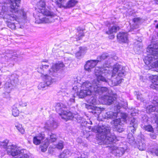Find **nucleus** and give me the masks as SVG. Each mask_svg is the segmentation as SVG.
<instances>
[{"label":"nucleus","mask_w":158,"mask_h":158,"mask_svg":"<svg viewBox=\"0 0 158 158\" xmlns=\"http://www.w3.org/2000/svg\"><path fill=\"white\" fill-rule=\"evenodd\" d=\"M110 62L107 64L104 63L103 64V67L95 68L94 73L96 78L99 81L107 83L111 86L117 85L122 82L123 80L121 78L125 75V71L124 68L119 64L116 65L113 69L111 78L109 80L104 76H106L110 72L107 69L110 66Z\"/></svg>","instance_id":"obj_1"},{"label":"nucleus","mask_w":158,"mask_h":158,"mask_svg":"<svg viewBox=\"0 0 158 158\" xmlns=\"http://www.w3.org/2000/svg\"><path fill=\"white\" fill-rule=\"evenodd\" d=\"M37 12L34 14L35 18V23L40 24L42 23H49L52 22L51 18L54 16L55 14L52 12L45 9V2L41 0L37 2Z\"/></svg>","instance_id":"obj_2"},{"label":"nucleus","mask_w":158,"mask_h":158,"mask_svg":"<svg viewBox=\"0 0 158 158\" xmlns=\"http://www.w3.org/2000/svg\"><path fill=\"white\" fill-rule=\"evenodd\" d=\"M8 8L5 6H2L0 16L5 20L7 22V26L9 28L14 29L15 28V23H11L10 21H17L18 19L17 17L25 19L26 14L22 9L19 10L17 9L16 11L15 10H12V12H11L10 11V10H8Z\"/></svg>","instance_id":"obj_3"},{"label":"nucleus","mask_w":158,"mask_h":158,"mask_svg":"<svg viewBox=\"0 0 158 158\" xmlns=\"http://www.w3.org/2000/svg\"><path fill=\"white\" fill-rule=\"evenodd\" d=\"M97 130L98 133L97 135L98 139L105 143L110 144L114 142L116 138L114 134L110 133L111 128L108 125H99Z\"/></svg>","instance_id":"obj_4"},{"label":"nucleus","mask_w":158,"mask_h":158,"mask_svg":"<svg viewBox=\"0 0 158 158\" xmlns=\"http://www.w3.org/2000/svg\"><path fill=\"white\" fill-rule=\"evenodd\" d=\"M148 56H145L144 60L146 64H149L152 62L157 60L152 64V67L158 68V44L149 45L147 48Z\"/></svg>","instance_id":"obj_5"},{"label":"nucleus","mask_w":158,"mask_h":158,"mask_svg":"<svg viewBox=\"0 0 158 158\" xmlns=\"http://www.w3.org/2000/svg\"><path fill=\"white\" fill-rule=\"evenodd\" d=\"M66 108L65 105L61 103H57L56 105V111L59 113L61 118L66 121L72 119L74 118H76L71 112L65 110Z\"/></svg>","instance_id":"obj_6"},{"label":"nucleus","mask_w":158,"mask_h":158,"mask_svg":"<svg viewBox=\"0 0 158 158\" xmlns=\"http://www.w3.org/2000/svg\"><path fill=\"white\" fill-rule=\"evenodd\" d=\"M7 153L9 155H11L12 156H21L22 153H23V150L21 149L20 148L15 145H8L6 149Z\"/></svg>","instance_id":"obj_7"},{"label":"nucleus","mask_w":158,"mask_h":158,"mask_svg":"<svg viewBox=\"0 0 158 158\" xmlns=\"http://www.w3.org/2000/svg\"><path fill=\"white\" fill-rule=\"evenodd\" d=\"M65 2V0H57L56 2V4L59 7H63L66 8L73 7L77 3L75 0H69L67 3Z\"/></svg>","instance_id":"obj_8"},{"label":"nucleus","mask_w":158,"mask_h":158,"mask_svg":"<svg viewBox=\"0 0 158 158\" xmlns=\"http://www.w3.org/2000/svg\"><path fill=\"white\" fill-rule=\"evenodd\" d=\"M100 81H98L97 79L96 81H94V83H95V86H93L94 92L99 94H101L106 92H107L108 93H111V91L108 90L106 87H100L98 86L99 83Z\"/></svg>","instance_id":"obj_9"},{"label":"nucleus","mask_w":158,"mask_h":158,"mask_svg":"<svg viewBox=\"0 0 158 158\" xmlns=\"http://www.w3.org/2000/svg\"><path fill=\"white\" fill-rule=\"evenodd\" d=\"M64 65L63 63L56 64L52 66V68L49 70V73L53 76H56L57 75V72L61 71L64 67Z\"/></svg>","instance_id":"obj_10"},{"label":"nucleus","mask_w":158,"mask_h":158,"mask_svg":"<svg viewBox=\"0 0 158 158\" xmlns=\"http://www.w3.org/2000/svg\"><path fill=\"white\" fill-rule=\"evenodd\" d=\"M57 126V123L52 118H51L46 123L44 128L45 129L50 130L56 128Z\"/></svg>","instance_id":"obj_11"},{"label":"nucleus","mask_w":158,"mask_h":158,"mask_svg":"<svg viewBox=\"0 0 158 158\" xmlns=\"http://www.w3.org/2000/svg\"><path fill=\"white\" fill-rule=\"evenodd\" d=\"M18 56L15 52H10L9 53H7L5 56V59L8 62H9L10 64L14 65V62L15 61L16 58Z\"/></svg>","instance_id":"obj_12"},{"label":"nucleus","mask_w":158,"mask_h":158,"mask_svg":"<svg viewBox=\"0 0 158 158\" xmlns=\"http://www.w3.org/2000/svg\"><path fill=\"white\" fill-rule=\"evenodd\" d=\"M98 63V61L96 60H88L85 65V69L89 72H91V69L94 67Z\"/></svg>","instance_id":"obj_13"},{"label":"nucleus","mask_w":158,"mask_h":158,"mask_svg":"<svg viewBox=\"0 0 158 158\" xmlns=\"http://www.w3.org/2000/svg\"><path fill=\"white\" fill-rule=\"evenodd\" d=\"M86 107L89 110H90L89 111L92 112L94 114H96L98 115L101 112V110L100 108L91 105H86Z\"/></svg>","instance_id":"obj_14"},{"label":"nucleus","mask_w":158,"mask_h":158,"mask_svg":"<svg viewBox=\"0 0 158 158\" xmlns=\"http://www.w3.org/2000/svg\"><path fill=\"white\" fill-rule=\"evenodd\" d=\"M114 57L112 55L109 54L107 53H104L102 55H99L98 56L97 59L96 60L98 61V63L99 62L101 61L106 59H110V58L112 59H115V57Z\"/></svg>","instance_id":"obj_15"},{"label":"nucleus","mask_w":158,"mask_h":158,"mask_svg":"<svg viewBox=\"0 0 158 158\" xmlns=\"http://www.w3.org/2000/svg\"><path fill=\"white\" fill-rule=\"evenodd\" d=\"M109 94H106V95H104L102 98L104 100L105 102L107 104L110 105L112 104L113 101L116 98L113 97V95L111 94H110L108 93Z\"/></svg>","instance_id":"obj_16"},{"label":"nucleus","mask_w":158,"mask_h":158,"mask_svg":"<svg viewBox=\"0 0 158 158\" xmlns=\"http://www.w3.org/2000/svg\"><path fill=\"white\" fill-rule=\"evenodd\" d=\"M118 41L121 42L126 43L128 39V34L127 32H120L117 35Z\"/></svg>","instance_id":"obj_17"},{"label":"nucleus","mask_w":158,"mask_h":158,"mask_svg":"<svg viewBox=\"0 0 158 158\" xmlns=\"http://www.w3.org/2000/svg\"><path fill=\"white\" fill-rule=\"evenodd\" d=\"M92 93L91 90H86L82 89L80 92L76 94V95L78 96L79 98H83L85 96L89 95Z\"/></svg>","instance_id":"obj_18"},{"label":"nucleus","mask_w":158,"mask_h":158,"mask_svg":"<svg viewBox=\"0 0 158 158\" xmlns=\"http://www.w3.org/2000/svg\"><path fill=\"white\" fill-rule=\"evenodd\" d=\"M94 81L93 82L94 85H92V84L88 81H86L83 83L81 88L85 90H91L92 93L94 92L93 86H95V83H94Z\"/></svg>","instance_id":"obj_19"},{"label":"nucleus","mask_w":158,"mask_h":158,"mask_svg":"<svg viewBox=\"0 0 158 158\" xmlns=\"http://www.w3.org/2000/svg\"><path fill=\"white\" fill-rule=\"evenodd\" d=\"M43 77L44 81L48 86L52 84L53 82L56 81V79L52 78L50 76L47 74L43 75L42 76Z\"/></svg>","instance_id":"obj_20"},{"label":"nucleus","mask_w":158,"mask_h":158,"mask_svg":"<svg viewBox=\"0 0 158 158\" xmlns=\"http://www.w3.org/2000/svg\"><path fill=\"white\" fill-rule=\"evenodd\" d=\"M117 113L110 111L103 114L102 117L105 118L112 119L115 118L117 116Z\"/></svg>","instance_id":"obj_21"},{"label":"nucleus","mask_w":158,"mask_h":158,"mask_svg":"<svg viewBox=\"0 0 158 158\" xmlns=\"http://www.w3.org/2000/svg\"><path fill=\"white\" fill-rule=\"evenodd\" d=\"M152 85H151V87L158 90V76H154L152 80Z\"/></svg>","instance_id":"obj_22"},{"label":"nucleus","mask_w":158,"mask_h":158,"mask_svg":"<svg viewBox=\"0 0 158 158\" xmlns=\"http://www.w3.org/2000/svg\"><path fill=\"white\" fill-rule=\"evenodd\" d=\"M44 135L40 134L39 135L35 136L33 138V142L36 145H39L44 138Z\"/></svg>","instance_id":"obj_23"},{"label":"nucleus","mask_w":158,"mask_h":158,"mask_svg":"<svg viewBox=\"0 0 158 158\" xmlns=\"http://www.w3.org/2000/svg\"><path fill=\"white\" fill-rule=\"evenodd\" d=\"M48 139H46L44 141H42L40 146V148L42 152H45L47 150L49 145Z\"/></svg>","instance_id":"obj_24"},{"label":"nucleus","mask_w":158,"mask_h":158,"mask_svg":"<svg viewBox=\"0 0 158 158\" xmlns=\"http://www.w3.org/2000/svg\"><path fill=\"white\" fill-rule=\"evenodd\" d=\"M137 123L136 120L134 118L131 119L130 122V127L131 128H133V129H131V131L132 132H134L137 127Z\"/></svg>","instance_id":"obj_25"},{"label":"nucleus","mask_w":158,"mask_h":158,"mask_svg":"<svg viewBox=\"0 0 158 158\" xmlns=\"http://www.w3.org/2000/svg\"><path fill=\"white\" fill-rule=\"evenodd\" d=\"M119 27L117 26H114L109 28L108 31H106V33L107 34H111L115 33L119 30Z\"/></svg>","instance_id":"obj_26"},{"label":"nucleus","mask_w":158,"mask_h":158,"mask_svg":"<svg viewBox=\"0 0 158 158\" xmlns=\"http://www.w3.org/2000/svg\"><path fill=\"white\" fill-rule=\"evenodd\" d=\"M113 124L116 128L120 127L123 124L120 118H118L113 121Z\"/></svg>","instance_id":"obj_27"},{"label":"nucleus","mask_w":158,"mask_h":158,"mask_svg":"<svg viewBox=\"0 0 158 158\" xmlns=\"http://www.w3.org/2000/svg\"><path fill=\"white\" fill-rule=\"evenodd\" d=\"M139 150L140 151L144 150L146 149V144L144 140H141L139 142L137 146Z\"/></svg>","instance_id":"obj_28"},{"label":"nucleus","mask_w":158,"mask_h":158,"mask_svg":"<svg viewBox=\"0 0 158 158\" xmlns=\"http://www.w3.org/2000/svg\"><path fill=\"white\" fill-rule=\"evenodd\" d=\"M49 67L48 65H44L42 64V65H40L39 68H38V72L41 73L42 75H44V69H47Z\"/></svg>","instance_id":"obj_29"},{"label":"nucleus","mask_w":158,"mask_h":158,"mask_svg":"<svg viewBox=\"0 0 158 158\" xmlns=\"http://www.w3.org/2000/svg\"><path fill=\"white\" fill-rule=\"evenodd\" d=\"M12 86V84L9 82H6L5 84L4 87L5 90L7 93L10 92Z\"/></svg>","instance_id":"obj_30"},{"label":"nucleus","mask_w":158,"mask_h":158,"mask_svg":"<svg viewBox=\"0 0 158 158\" xmlns=\"http://www.w3.org/2000/svg\"><path fill=\"white\" fill-rule=\"evenodd\" d=\"M125 152V149L123 148H118L117 150L115 153L116 156H122Z\"/></svg>","instance_id":"obj_31"},{"label":"nucleus","mask_w":158,"mask_h":158,"mask_svg":"<svg viewBox=\"0 0 158 158\" xmlns=\"http://www.w3.org/2000/svg\"><path fill=\"white\" fill-rule=\"evenodd\" d=\"M135 40H136L137 42H139V44L138 45L136 46L134 48V50H137L138 51L141 50L142 46L141 45V42L142 41L141 38L139 37H138L137 38H135Z\"/></svg>","instance_id":"obj_32"},{"label":"nucleus","mask_w":158,"mask_h":158,"mask_svg":"<svg viewBox=\"0 0 158 158\" xmlns=\"http://www.w3.org/2000/svg\"><path fill=\"white\" fill-rule=\"evenodd\" d=\"M15 127H16L17 129L22 134H23L24 133L25 130L22 127L21 124L18 123H16L15 124Z\"/></svg>","instance_id":"obj_33"},{"label":"nucleus","mask_w":158,"mask_h":158,"mask_svg":"<svg viewBox=\"0 0 158 158\" xmlns=\"http://www.w3.org/2000/svg\"><path fill=\"white\" fill-rule=\"evenodd\" d=\"M48 139V142L49 143H52L55 142L57 139V137L55 134L51 133V134L50 135V137L49 139Z\"/></svg>","instance_id":"obj_34"},{"label":"nucleus","mask_w":158,"mask_h":158,"mask_svg":"<svg viewBox=\"0 0 158 158\" xmlns=\"http://www.w3.org/2000/svg\"><path fill=\"white\" fill-rule=\"evenodd\" d=\"M48 85L44 81L40 83L38 86V89L40 90H43L46 89Z\"/></svg>","instance_id":"obj_35"},{"label":"nucleus","mask_w":158,"mask_h":158,"mask_svg":"<svg viewBox=\"0 0 158 158\" xmlns=\"http://www.w3.org/2000/svg\"><path fill=\"white\" fill-rule=\"evenodd\" d=\"M10 79L12 83L16 84L18 81V76L15 74L12 75L10 78Z\"/></svg>","instance_id":"obj_36"},{"label":"nucleus","mask_w":158,"mask_h":158,"mask_svg":"<svg viewBox=\"0 0 158 158\" xmlns=\"http://www.w3.org/2000/svg\"><path fill=\"white\" fill-rule=\"evenodd\" d=\"M84 36L83 31L80 30L78 31L76 34V39L77 40H80Z\"/></svg>","instance_id":"obj_37"},{"label":"nucleus","mask_w":158,"mask_h":158,"mask_svg":"<svg viewBox=\"0 0 158 158\" xmlns=\"http://www.w3.org/2000/svg\"><path fill=\"white\" fill-rule=\"evenodd\" d=\"M87 102L90 104L95 105L97 103L96 100L94 97H92L87 100Z\"/></svg>","instance_id":"obj_38"},{"label":"nucleus","mask_w":158,"mask_h":158,"mask_svg":"<svg viewBox=\"0 0 158 158\" xmlns=\"http://www.w3.org/2000/svg\"><path fill=\"white\" fill-rule=\"evenodd\" d=\"M143 128L146 131L150 132L153 131V129L151 125H145L143 127Z\"/></svg>","instance_id":"obj_39"},{"label":"nucleus","mask_w":158,"mask_h":158,"mask_svg":"<svg viewBox=\"0 0 158 158\" xmlns=\"http://www.w3.org/2000/svg\"><path fill=\"white\" fill-rule=\"evenodd\" d=\"M9 143V141L7 140H6L3 141L2 142H1V147H2L5 149L6 151V149L8 147V143Z\"/></svg>","instance_id":"obj_40"},{"label":"nucleus","mask_w":158,"mask_h":158,"mask_svg":"<svg viewBox=\"0 0 158 158\" xmlns=\"http://www.w3.org/2000/svg\"><path fill=\"white\" fill-rule=\"evenodd\" d=\"M12 115L15 117L17 116L19 114V111L16 107H13L12 110Z\"/></svg>","instance_id":"obj_41"},{"label":"nucleus","mask_w":158,"mask_h":158,"mask_svg":"<svg viewBox=\"0 0 158 158\" xmlns=\"http://www.w3.org/2000/svg\"><path fill=\"white\" fill-rule=\"evenodd\" d=\"M69 151L67 150H64L59 155V157L60 158H64L66 157L67 154H68Z\"/></svg>","instance_id":"obj_42"},{"label":"nucleus","mask_w":158,"mask_h":158,"mask_svg":"<svg viewBox=\"0 0 158 158\" xmlns=\"http://www.w3.org/2000/svg\"><path fill=\"white\" fill-rule=\"evenodd\" d=\"M133 21L134 23L139 24V25L142 21V19L139 17L135 18L133 19Z\"/></svg>","instance_id":"obj_43"},{"label":"nucleus","mask_w":158,"mask_h":158,"mask_svg":"<svg viewBox=\"0 0 158 158\" xmlns=\"http://www.w3.org/2000/svg\"><path fill=\"white\" fill-rule=\"evenodd\" d=\"M64 142L60 141L59 142L58 144L56 145V148L59 149H62L64 147Z\"/></svg>","instance_id":"obj_44"},{"label":"nucleus","mask_w":158,"mask_h":158,"mask_svg":"<svg viewBox=\"0 0 158 158\" xmlns=\"http://www.w3.org/2000/svg\"><path fill=\"white\" fill-rule=\"evenodd\" d=\"M79 49L80 50L77 53V55H78L80 54V56H81L82 53H84V52L87 50V48L86 47H80L79 48Z\"/></svg>","instance_id":"obj_45"},{"label":"nucleus","mask_w":158,"mask_h":158,"mask_svg":"<svg viewBox=\"0 0 158 158\" xmlns=\"http://www.w3.org/2000/svg\"><path fill=\"white\" fill-rule=\"evenodd\" d=\"M118 148L117 147L113 145L110 147V150L111 151L112 153H115L116 150H117Z\"/></svg>","instance_id":"obj_46"},{"label":"nucleus","mask_w":158,"mask_h":158,"mask_svg":"<svg viewBox=\"0 0 158 158\" xmlns=\"http://www.w3.org/2000/svg\"><path fill=\"white\" fill-rule=\"evenodd\" d=\"M139 25L134 23L131 26L130 31H131L133 30L137 29L139 27Z\"/></svg>","instance_id":"obj_47"},{"label":"nucleus","mask_w":158,"mask_h":158,"mask_svg":"<svg viewBox=\"0 0 158 158\" xmlns=\"http://www.w3.org/2000/svg\"><path fill=\"white\" fill-rule=\"evenodd\" d=\"M28 155L26 154H24L23 152V153H22V155H21V156H19L18 157H16L14 158H28Z\"/></svg>","instance_id":"obj_48"},{"label":"nucleus","mask_w":158,"mask_h":158,"mask_svg":"<svg viewBox=\"0 0 158 158\" xmlns=\"http://www.w3.org/2000/svg\"><path fill=\"white\" fill-rule=\"evenodd\" d=\"M76 94L72 95L71 98L69 99V101L71 103H72L75 102V97Z\"/></svg>","instance_id":"obj_49"},{"label":"nucleus","mask_w":158,"mask_h":158,"mask_svg":"<svg viewBox=\"0 0 158 158\" xmlns=\"http://www.w3.org/2000/svg\"><path fill=\"white\" fill-rule=\"evenodd\" d=\"M122 118H121V120L122 121H123L124 122V123L125 122L126 119L127 117V115L126 114H123L121 115Z\"/></svg>","instance_id":"obj_50"},{"label":"nucleus","mask_w":158,"mask_h":158,"mask_svg":"<svg viewBox=\"0 0 158 158\" xmlns=\"http://www.w3.org/2000/svg\"><path fill=\"white\" fill-rule=\"evenodd\" d=\"M153 153H154L156 155L158 156V147L155 148L152 151Z\"/></svg>","instance_id":"obj_51"},{"label":"nucleus","mask_w":158,"mask_h":158,"mask_svg":"<svg viewBox=\"0 0 158 158\" xmlns=\"http://www.w3.org/2000/svg\"><path fill=\"white\" fill-rule=\"evenodd\" d=\"M87 156L86 154H85V153L82 152L81 153V156L80 157L81 158H87Z\"/></svg>","instance_id":"obj_52"},{"label":"nucleus","mask_w":158,"mask_h":158,"mask_svg":"<svg viewBox=\"0 0 158 158\" xmlns=\"http://www.w3.org/2000/svg\"><path fill=\"white\" fill-rule=\"evenodd\" d=\"M151 133L150 134V135L151 138L155 139H156V135L153 132Z\"/></svg>","instance_id":"obj_53"},{"label":"nucleus","mask_w":158,"mask_h":158,"mask_svg":"<svg viewBox=\"0 0 158 158\" xmlns=\"http://www.w3.org/2000/svg\"><path fill=\"white\" fill-rule=\"evenodd\" d=\"M157 105L158 106V103ZM157 112H158V110H157ZM155 114L156 117V120H155V123L157 124V125H158V113L156 114V113H155Z\"/></svg>","instance_id":"obj_54"},{"label":"nucleus","mask_w":158,"mask_h":158,"mask_svg":"<svg viewBox=\"0 0 158 158\" xmlns=\"http://www.w3.org/2000/svg\"><path fill=\"white\" fill-rule=\"evenodd\" d=\"M117 129V131L119 132H121L123 131L124 130L123 128H119V127H118L116 128Z\"/></svg>","instance_id":"obj_55"},{"label":"nucleus","mask_w":158,"mask_h":158,"mask_svg":"<svg viewBox=\"0 0 158 158\" xmlns=\"http://www.w3.org/2000/svg\"><path fill=\"white\" fill-rule=\"evenodd\" d=\"M151 1L152 2H154V3L158 4V0H151Z\"/></svg>","instance_id":"obj_56"},{"label":"nucleus","mask_w":158,"mask_h":158,"mask_svg":"<svg viewBox=\"0 0 158 158\" xmlns=\"http://www.w3.org/2000/svg\"><path fill=\"white\" fill-rule=\"evenodd\" d=\"M137 98L138 99H140L141 101L143 100V99L141 98V97H140V95H138L137 96Z\"/></svg>","instance_id":"obj_57"},{"label":"nucleus","mask_w":158,"mask_h":158,"mask_svg":"<svg viewBox=\"0 0 158 158\" xmlns=\"http://www.w3.org/2000/svg\"><path fill=\"white\" fill-rule=\"evenodd\" d=\"M77 141L78 142V143H81L82 142V140H81V139H77Z\"/></svg>","instance_id":"obj_58"},{"label":"nucleus","mask_w":158,"mask_h":158,"mask_svg":"<svg viewBox=\"0 0 158 158\" xmlns=\"http://www.w3.org/2000/svg\"><path fill=\"white\" fill-rule=\"evenodd\" d=\"M15 34L17 36H21L22 35L19 34H18L16 33H15Z\"/></svg>","instance_id":"obj_59"},{"label":"nucleus","mask_w":158,"mask_h":158,"mask_svg":"<svg viewBox=\"0 0 158 158\" xmlns=\"http://www.w3.org/2000/svg\"><path fill=\"white\" fill-rule=\"evenodd\" d=\"M48 60H45V61H44V60H43V61H42V62H48Z\"/></svg>","instance_id":"obj_60"},{"label":"nucleus","mask_w":158,"mask_h":158,"mask_svg":"<svg viewBox=\"0 0 158 158\" xmlns=\"http://www.w3.org/2000/svg\"><path fill=\"white\" fill-rule=\"evenodd\" d=\"M156 28H158V23L156 25Z\"/></svg>","instance_id":"obj_61"},{"label":"nucleus","mask_w":158,"mask_h":158,"mask_svg":"<svg viewBox=\"0 0 158 158\" xmlns=\"http://www.w3.org/2000/svg\"><path fill=\"white\" fill-rule=\"evenodd\" d=\"M131 139H132V141H133L134 140V138L133 137H132L131 138Z\"/></svg>","instance_id":"obj_62"},{"label":"nucleus","mask_w":158,"mask_h":158,"mask_svg":"<svg viewBox=\"0 0 158 158\" xmlns=\"http://www.w3.org/2000/svg\"><path fill=\"white\" fill-rule=\"evenodd\" d=\"M111 37L112 38H114V35H112L111 36Z\"/></svg>","instance_id":"obj_63"},{"label":"nucleus","mask_w":158,"mask_h":158,"mask_svg":"<svg viewBox=\"0 0 158 158\" xmlns=\"http://www.w3.org/2000/svg\"><path fill=\"white\" fill-rule=\"evenodd\" d=\"M77 158H81L80 157V156H78V157H77Z\"/></svg>","instance_id":"obj_64"}]
</instances>
